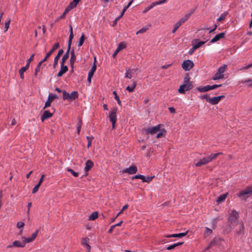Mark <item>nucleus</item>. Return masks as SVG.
I'll return each mask as SVG.
<instances>
[{
    "label": "nucleus",
    "instance_id": "nucleus-1",
    "mask_svg": "<svg viewBox=\"0 0 252 252\" xmlns=\"http://www.w3.org/2000/svg\"><path fill=\"white\" fill-rule=\"evenodd\" d=\"M238 213L234 210H232L231 211V213L230 214L229 217L228 218V223L233 226L238 225Z\"/></svg>",
    "mask_w": 252,
    "mask_h": 252
},
{
    "label": "nucleus",
    "instance_id": "nucleus-2",
    "mask_svg": "<svg viewBox=\"0 0 252 252\" xmlns=\"http://www.w3.org/2000/svg\"><path fill=\"white\" fill-rule=\"evenodd\" d=\"M227 68V65L224 64L221 66H220L217 72L215 74L214 76L212 78L213 80H217L220 79H223L224 78L223 73L226 70Z\"/></svg>",
    "mask_w": 252,
    "mask_h": 252
},
{
    "label": "nucleus",
    "instance_id": "nucleus-3",
    "mask_svg": "<svg viewBox=\"0 0 252 252\" xmlns=\"http://www.w3.org/2000/svg\"><path fill=\"white\" fill-rule=\"evenodd\" d=\"M252 193V187H248L238 194V196L243 200H246Z\"/></svg>",
    "mask_w": 252,
    "mask_h": 252
},
{
    "label": "nucleus",
    "instance_id": "nucleus-4",
    "mask_svg": "<svg viewBox=\"0 0 252 252\" xmlns=\"http://www.w3.org/2000/svg\"><path fill=\"white\" fill-rule=\"evenodd\" d=\"M117 111V108L116 107L113 108L109 116V118L110 119V121L112 123L113 128H115V124H116V122L117 121V117H116Z\"/></svg>",
    "mask_w": 252,
    "mask_h": 252
},
{
    "label": "nucleus",
    "instance_id": "nucleus-5",
    "mask_svg": "<svg viewBox=\"0 0 252 252\" xmlns=\"http://www.w3.org/2000/svg\"><path fill=\"white\" fill-rule=\"evenodd\" d=\"M194 66V63L193 62L189 60H187L183 62L182 63V67L185 71H189Z\"/></svg>",
    "mask_w": 252,
    "mask_h": 252
},
{
    "label": "nucleus",
    "instance_id": "nucleus-6",
    "mask_svg": "<svg viewBox=\"0 0 252 252\" xmlns=\"http://www.w3.org/2000/svg\"><path fill=\"white\" fill-rule=\"evenodd\" d=\"M193 87L192 84L189 85L182 84L178 89V92L180 94H185L186 91H188L192 89Z\"/></svg>",
    "mask_w": 252,
    "mask_h": 252
},
{
    "label": "nucleus",
    "instance_id": "nucleus-7",
    "mask_svg": "<svg viewBox=\"0 0 252 252\" xmlns=\"http://www.w3.org/2000/svg\"><path fill=\"white\" fill-rule=\"evenodd\" d=\"M137 168L136 165H133L128 168H126L123 170V173H126L129 174H133L137 172Z\"/></svg>",
    "mask_w": 252,
    "mask_h": 252
},
{
    "label": "nucleus",
    "instance_id": "nucleus-8",
    "mask_svg": "<svg viewBox=\"0 0 252 252\" xmlns=\"http://www.w3.org/2000/svg\"><path fill=\"white\" fill-rule=\"evenodd\" d=\"M160 125H158L157 126H154L152 128H145L144 130L145 131L147 134L150 133L151 134H154L157 133L160 130Z\"/></svg>",
    "mask_w": 252,
    "mask_h": 252
},
{
    "label": "nucleus",
    "instance_id": "nucleus-9",
    "mask_svg": "<svg viewBox=\"0 0 252 252\" xmlns=\"http://www.w3.org/2000/svg\"><path fill=\"white\" fill-rule=\"evenodd\" d=\"M60 44L59 42L55 43L51 50L46 54V56L44 58L43 61H46L48 58L52 54V53L59 47Z\"/></svg>",
    "mask_w": 252,
    "mask_h": 252
},
{
    "label": "nucleus",
    "instance_id": "nucleus-10",
    "mask_svg": "<svg viewBox=\"0 0 252 252\" xmlns=\"http://www.w3.org/2000/svg\"><path fill=\"white\" fill-rule=\"evenodd\" d=\"M64 63H61V70L59 72L58 77H61L64 73L68 71V67L64 65Z\"/></svg>",
    "mask_w": 252,
    "mask_h": 252
},
{
    "label": "nucleus",
    "instance_id": "nucleus-11",
    "mask_svg": "<svg viewBox=\"0 0 252 252\" xmlns=\"http://www.w3.org/2000/svg\"><path fill=\"white\" fill-rule=\"evenodd\" d=\"M137 70V68L126 69V71L125 76V78L131 79L132 77V74H134Z\"/></svg>",
    "mask_w": 252,
    "mask_h": 252
},
{
    "label": "nucleus",
    "instance_id": "nucleus-12",
    "mask_svg": "<svg viewBox=\"0 0 252 252\" xmlns=\"http://www.w3.org/2000/svg\"><path fill=\"white\" fill-rule=\"evenodd\" d=\"M13 247H16L18 248H24L25 247V242H20L19 241H15L12 245H8L7 248H12Z\"/></svg>",
    "mask_w": 252,
    "mask_h": 252
},
{
    "label": "nucleus",
    "instance_id": "nucleus-13",
    "mask_svg": "<svg viewBox=\"0 0 252 252\" xmlns=\"http://www.w3.org/2000/svg\"><path fill=\"white\" fill-rule=\"evenodd\" d=\"M210 162L208 157H205L202 159H201L199 161L194 163L195 166L199 167L203 165H205Z\"/></svg>",
    "mask_w": 252,
    "mask_h": 252
},
{
    "label": "nucleus",
    "instance_id": "nucleus-14",
    "mask_svg": "<svg viewBox=\"0 0 252 252\" xmlns=\"http://www.w3.org/2000/svg\"><path fill=\"white\" fill-rule=\"evenodd\" d=\"M63 53V49H60L57 55L54 58V62L53 63L54 68H56V66L58 64V61L61 57V56Z\"/></svg>",
    "mask_w": 252,
    "mask_h": 252
},
{
    "label": "nucleus",
    "instance_id": "nucleus-15",
    "mask_svg": "<svg viewBox=\"0 0 252 252\" xmlns=\"http://www.w3.org/2000/svg\"><path fill=\"white\" fill-rule=\"evenodd\" d=\"M225 33L224 32H220L219 34L216 35L212 39L210 42L214 43L218 41H219L221 38H223L224 37Z\"/></svg>",
    "mask_w": 252,
    "mask_h": 252
},
{
    "label": "nucleus",
    "instance_id": "nucleus-16",
    "mask_svg": "<svg viewBox=\"0 0 252 252\" xmlns=\"http://www.w3.org/2000/svg\"><path fill=\"white\" fill-rule=\"evenodd\" d=\"M188 231H187L186 232H184V233H180L178 234L167 235L165 236V237L166 238H172V237L181 238L184 236H185L188 234Z\"/></svg>",
    "mask_w": 252,
    "mask_h": 252
},
{
    "label": "nucleus",
    "instance_id": "nucleus-17",
    "mask_svg": "<svg viewBox=\"0 0 252 252\" xmlns=\"http://www.w3.org/2000/svg\"><path fill=\"white\" fill-rule=\"evenodd\" d=\"M53 116V113H50L49 111H45L41 118V121L43 122L44 121L47 119Z\"/></svg>",
    "mask_w": 252,
    "mask_h": 252
},
{
    "label": "nucleus",
    "instance_id": "nucleus-18",
    "mask_svg": "<svg viewBox=\"0 0 252 252\" xmlns=\"http://www.w3.org/2000/svg\"><path fill=\"white\" fill-rule=\"evenodd\" d=\"M94 166V163L91 160H88L85 163V171L88 172Z\"/></svg>",
    "mask_w": 252,
    "mask_h": 252
},
{
    "label": "nucleus",
    "instance_id": "nucleus-19",
    "mask_svg": "<svg viewBox=\"0 0 252 252\" xmlns=\"http://www.w3.org/2000/svg\"><path fill=\"white\" fill-rule=\"evenodd\" d=\"M125 47L126 45L124 44L123 43H119L117 49L115 51L114 53H113L112 57L113 58H115L118 53V52L122 49L125 48Z\"/></svg>",
    "mask_w": 252,
    "mask_h": 252
},
{
    "label": "nucleus",
    "instance_id": "nucleus-20",
    "mask_svg": "<svg viewBox=\"0 0 252 252\" xmlns=\"http://www.w3.org/2000/svg\"><path fill=\"white\" fill-rule=\"evenodd\" d=\"M70 49H71V47L67 46V51H66L65 54L63 56V57L62 59L61 62L65 63L66 61L68 59L69 54V51L70 50Z\"/></svg>",
    "mask_w": 252,
    "mask_h": 252
},
{
    "label": "nucleus",
    "instance_id": "nucleus-21",
    "mask_svg": "<svg viewBox=\"0 0 252 252\" xmlns=\"http://www.w3.org/2000/svg\"><path fill=\"white\" fill-rule=\"evenodd\" d=\"M208 101L211 104L215 105L218 104L220 100L218 96H215L208 98Z\"/></svg>",
    "mask_w": 252,
    "mask_h": 252
},
{
    "label": "nucleus",
    "instance_id": "nucleus-22",
    "mask_svg": "<svg viewBox=\"0 0 252 252\" xmlns=\"http://www.w3.org/2000/svg\"><path fill=\"white\" fill-rule=\"evenodd\" d=\"M221 239L220 238L215 237L210 243V246H214L218 244Z\"/></svg>",
    "mask_w": 252,
    "mask_h": 252
},
{
    "label": "nucleus",
    "instance_id": "nucleus-23",
    "mask_svg": "<svg viewBox=\"0 0 252 252\" xmlns=\"http://www.w3.org/2000/svg\"><path fill=\"white\" fill-rule=\"evenodd\" d=\"M96 62V59L94 57V65H93V66L92 67L91 70L89 71V74L88 75L89 76H93L94 74V72H95V71L96 70V65L95 63V62Z\"/></svg>",
    "mask_w": 252,
    "mask_h": 252
},
{
    "label": "nucleus",
    "instance_id": "nucleus-24",
    "mask_svg": "<svg viewBox=\"0 0 252 252\" xmlns=\"http://www.w3.org/2000/svg\"><path fill=\"white\" fill-rule=\"evenodd\" d=\"M196 89L200 92H206L209 90L210 89V85H207L204 87H199L196 88Z\"/></svg>",
    "mask_w": 252,
    "mask_h": 252
},
{
    "label": "nucleus",
    "instance_id": "nucleus-25",
    "mask_svg": "<svg viewBox=\"0 0 252 252\" xmlns=\"http://www.w3.org/2000/svg\"><path fill=\"white\" fill-rule=\"evenodd\" d=\"M69 100H73L78 98V93L76 91H73L71 94H69Z\"/></svg>",
    "mask_w": 252,
    "mask_h": 252
},
{
    "label": "nucleus",
    "instance_id": "nucleus-26",
    "mask_svg": "<svg viewBox=\"0 0 252 252\" xmlns=\"http://www.w3.org/2000/svg\"><path fill=\"white\" fill-rule=\"evenodd\" d=\"M137 83L136 81H133L132 85L131 86H127L126 88V90L128 91L129 92H132L134 89L135 88L136 86Z\"/></svg>",
    "mask_w": 252,
    "mask_h": 252
},
{
    "label": "nucleus",
    "instance_id": "nucleus-27",
    "mask_svg": "<svg viewBox=\"0 0 252 252\" xmlns=\"http://www.w3.org/2000/svg\"><path fill=\"white\" fill-rule=\"evenodd\" d=\"M227 196V194H222L219 196L217 199V202L218 203H220L223 202L226 198Z\"/></svg>",
    "mask_w": 252,
    "mask_h": 252
},
{
    "label": "nucleus",
    "instance_id": "nucleus-28",
    "mask_svg": "<svg viewBox=\"0 0 252 252\" xmlns=\"http://www.w3.org/2000/svg\"><path fill=\"white\" fill-rule=\"evenodd\" d=\"M194 41L196 43V44L195 45H193L196 48V49H198V48L200 47L202 45L204 44L206 42V41H199V39H195Z\"/></svg>",
    "mask_w": 252,
    "mask_h": 252
},
{
    "label": "nucleus",
    "instance_id": "nucleus-29",
    "mask_svg": "<svg viewBox=\"0 0 252 252\" xmlns=\"http://www.w3.org/2000/svg\"><path fill=\"white\" fill-rule=\"evenodd\" d=\"M190 78L189 77V75L188 73H187L185 75V76L184 78V83L183 84L185 85H189L190 84H192V82H190L189 81Z\"/></svg>",
    "mask_w": 252,
    "mask_h": 252
},
{
    "label": "nucleus",
    "instance_id": "nucleus-30",
    "mask_svg": "<svg viewBox=\"0 0 252 252\" xmlns=\"http://www.w3.org/2000/svg\"><path fill=\"white\" fill-rule=\"evenodd\" d=\"M184 242H178L173 245H170L166 248V250H171L172 249H174L176 247L179 246L183 244Z\"/></svg>",
    "mask_w": 252,
    "mask_h": 252
},
{
    "label": "nucleus",
    "instance_id": "nucleus-31",
    "mask_svg": "<svg viewBox=\"0 0 252 252\" xmlns=\"http://www.w3.org/2000/svg\"><path fill=\"white\" fill-rule=\"evenodd\" d=\"M222 154L221 153H218L216 154H212L207 157L210 162L215 159L219 155Z\"/></svg>",
    "mask_w": 252,
    "mask_h": 252
},
{
    "label": "nucleus",
    "instance_id": "nucleus-32",
    "mask_svg": "<svg viewBox=\"0 0 252 252\" xmlns=\"http://www.w3.org/2000/svg\"><path fill=\"white\" fill-rule=\"evenodd\" d=\"M69 94L65 90L63 91V100H69Z\"/></svg>",
    "mask_w": 252,
    "mask_h": 252
},
{
    "label": "nucleus",
    "instance_id": "nucleus-33",
    "mask_svg": "<svg viewBox=\"0 0 252 252\" xmlns=\"http://www.w3.org/2000/svg\"><path fill=\"white\" fill-rule=\"evenodd\" d=\"M228 14L227 12H224L222 13L218 19V22H221L225 19L227 15Z\"/></svg>",
    "mask_w": 252,
    "mask_h": 252
},
{
    "label": "nucleus",
    "instance_id": "nucleus-34",
    "mask_svg": "<svg viewBox=\"0 0 252 252\" xmlns=\"http://www.w3.org/2000/svg\"><path fill=\"white\" fill-rule=\"evenodd\" d=\"M239 229L237 230L236 233L238 235H240L243 233L244 226L243 224H239Z\"/></svg>",
    "mask_w": 252,
    "mask_h": 252
},
{
    "label": "nucleus",
    "instance_id": "nucleus-35",
    "mask_svg": "<svg viewBox=\"0 0 252 252\" xmlns=\"http://www.w3.org/2000/svg\"><path fill=\"white\" fill-rule=\"evenodd\" d=\"M97 217H98L97 212H94L89 216V220H94Z\"/></svg>",
    "mask_w": 252,
    "mask_h": 252
},
{
    "label": "nucleus",
    "instance_id": "nucleus-36",
    "mask_svg": "<svg viewBox=\"0 0 252 252\" xmlns=\"http://www.w3.org/2000/svg\"><path fill=\"white\" fill-rule=\"evenodd\" d=\"M58 96L54 94H49L48 99L51 102L56 98H58Z\"/></svg>",
    "mask_w": 252,
    "mask_h": 252
},
{
    "label": "nucleus",
    "instance_id": "nucleus-37",
    "mask_svg": "<svg viewBox=\"0 0 252 252\" xmlns=\"http://www.w3.org/2000/svg\"><path fill=\"white\" fill-rule=\"evenodd\" d=\"M76 55L71 56L70 59V63L71 67L72 68H73V65L76 61Z\"/></svg>",
    "mask_w": 252,
    "mask_h": 252
},
{
    "label": "nucleus",
    "instance_id": "nucleus-38",
    "mask_svg": "<svg viewBox=\"0 0 252 252\" xmlns=\"http://www.w3.org/2000/svg\"><path fill=\"white\" fill-rule=\"evenodd\" d=\"M85 36H84V34L82 33L81 36L80 38L78 44V46L79 47H81L83 45V44L85 41Z\"/></svg>",
    "mask_w": 252,
    "mask_h": 252
},
{
    "label": "nucleus",
    "instance_id": "nucleus-39",
    "mask_svg": "<svg viewBox=\"0 0 252 252\" xmlns=\"http://www.w3.org/2000/svg\"><path fill=\"white\" fill-rule=\"evenodd\" d=\"M26 70H26V69H25V68H23V67H22V68L19 70L20 76V78H21L22 79H24V72H25Z\"/></svg>",
    "mask_w": 252,
    "mask_h": 252
},
{
    "label": "nucleus",
    "instance_id": "nucleus-40",
    "mask_svg": "<svg viewBox=\"0 0 252 252\" xmlns=\"http://www.w3.org/2000/svg\"><path fill=\"white\" fill-rule=\"evenodd\" d=\"M113 94H114V95H115V97H114L115 99L117 100L118 103L119 104V105L121 106V101L120 100L119 97L118 95L116 92V91H113Z\"/></svg>",
    "mask_w": 252,
    "mask_h": 252
},
{
    "label": "nucleus",
    "instance_id": "nucleus-41",
    "mask_svg": "<svg viewBox=\"0 0 252 252\" xmlns=\"http://www.w3.org/2000/svg\"><path fill=\"white\" fill-rule=\"evenodd\" d=\"M10 22H11V20L10 19H9L8 20H7V21H6L5 22V24H4V32H6L9 27V25H10Z\"/></svg>",
    "mask_w": 252,
    "mask_h": 252
},
{
    "label": "nucleus",
    "instance_id": "nucleus-42",
    "mask_svg": "<svg viewBox=\"0 0 252 252\" xmlns=\"http://www.w3.org/2000/svg\"><path fill=\"white\" fill-rule=\"evenodd\" d=\"M154 176H148L146 178L144 176V179H143V181L142 182H147V183H149L150 182H151L152 179L154 178Z\"/></svg>",
    "mask_w": 252,
    "mask_h": 252
},
{
    "label": "nucleus",
    "instance_id": "nucleus-43",
    "mask_svg": "<svg viewBox=\"0 0 252 252\" xmlns=\"http://www.w3.org/2000/svg\"><path fill=\"white\" fill-rule=\"evenodd\" d=\"M193 11H191L190 13L186 14L184 17L182 18L181 19L183 20L184 22H185L191 16V14L192 13Z\"/></svg>",
    "mask_w": 252,
    "mask_h": 252
},
{
    "label": "nucleus",
    "instance_id": "nucleus-44",
    "mask_svg": "<svg viewBox=\"0 0 252 252\" xmlns=\"http://www.w3.org/2000/svg\"><path fill=\"white\" fill-rule=\"evenodd\" d=\"M166 131L164 129H162L161 131H160L159 133H158L157 135V138H159L161 137L162 136H164L165 135Z\"/></svg>",
    "mask_w": 252,
    "mask_h": 252
},
{
    "label": "nucleus",
    "instance_id": "nucleus-45",
    "mask_svg": "<svg viewBox=\"0 0 252 252\" xmlns=\"http://www.w3.org/2000/svg\"><path fill=\"white\" fill-rule=\"evenodd\" d=\"M66 170L68 172H70L72 174V175L74 177H77L78 176V173L75 172L73 170H72L71 168H67Z\"/></svg>",
    "mask_w": 252,
    "mask_h": 252
},
{
    "label": "nucleus",
    "instance_id": "nucleus-46",
    "mask_svg": "<svg viewBox=\"0 0 252 252\" xmlns=\"http://www.w3.org/2000/svg\"><path fill=\"white\" fill-rule=\"evenodd\" d=\"M73 33H70V35L69 36V39L68 41V46L71 47V45L72 43V40L73 38Z\"/></svg>",
    "mask_w": 252,
    "mask_h": 252
},
{
    "label": "nucleus",
    "instance_id": "nucleus-47",
    "mask_svg": "<svg viewBox=\"0 0 252 252\" xmlns=\"http://www.w3.org/2000/svg\"><path fill=\"white\" fill-rule=\"evenodd\" d=\"M86 138L88 140L87 148H89L91 146L92 141L93 139V137L87 136Z\"/></svg>",
    "mask_w": 252,
    "mask_h": 252
},
{
    "label": "nucleus",
    "instance_id": "nucleus-48",
    "mask_svg": "<svg viewBox=\"0 0 252 252\" xmlns=\"http://www.w3.org/2000/svg\"><path fill=\"white\" fill-rule=\"evenodd\" d=\"M235 226L229 224L228 223V226L225 228V231L227 233H229L231 231V230L234 228Z\"/></svg>",
    "mask_w": 252,
    "mask_h": 252
},
{
    "label": "nucleus",
    "instance_id": "nucleus-49",
    "mask_svg": "<svg viewBox=\"0 0 252 252\" xmlns=\"http://www.w3.org/2000/svg\"><path fill=\"white\" fill-rule=\"evenodd\" d=\"M45 61H43V60H42L41 61H40L38 63V64L37 65L36 68H35V70H36V72H39V70H40V67H41V64L44 63L45 62Z\"/></svg>",
    "mask_w": 252,
    "mask_h": 252
},
{
    "label": "nucleus",
    "instance_id": "nucleus-50",
    "mask_svg": "<svg viewBox=\"0 0 252 252\" xmlns=\"http://www.w3.org/2000/svg\"><path fill=\"white\" fill-rule=\"evenodd\" d=\"M22 239H24L23 242H25V244H26V243H30L33 241V240L31 237L27 238L25 237H23Z\"/></svg>",
    "mask_w": 252,
    "mask_h": 252
},
{
    "label": "nucleus",
    "instance_id": "nucleus-51",
    "mask_svg": "<svg viewBox=\"0 0 252 252\" xmlns=\"http://www.w3.org/2000/svg\"><path fill=\"white\" fill-rule=\"evenodd\" d=\"M78 3H76L74 2V1L73 0V1L71 2L67 6L68 7H70V10H71L72 9H73L74 7H75L77 5Z\"/></svg>",
    "mask_w": 252,
    "mask_h": 252
},
{
    "label": "nucleus",
    "instance_id": "nucleus-52",
    "mask_svg": "<svg viewBox=\"0 0 252 252\" xmlns=\"http://www.w3.org/2000/svg\"><path fill=\"white\" fill-rule=\"evenodd\" d=\"M78 3H76L74 2V1L73 0V1L71 2L67 6L68 7H70V10H71L72 9H73L74 7H75L77 5Z\"/></svg>",
    "mask_w": 252,
    "mask_h": 252
},
{
    "label": "nucleus",
    "instance_id": "nucleus-53",
    "mask_svg": "<svg viewBox=\"0 0 252 252\" xmlns=\"http://www.w3.org/2000/svg\"><path fill=\"white\" fill-rule=\"evenodd\" d=\"M141 179L142 181H143V179H144V176L143 175H136L134 176H133L132 177V180H134V179Z\"/></svg>",
    "mask_w": 252,
    "mask_h": 252
},
{
    "label": "nucleus",
    "instance_id": "nucleus-54",
    "mask_svg": "<svg viewBox=\"0 0 252 252\" xmlns=\"http://www.w3.org/2000/svg\"><path fill=\"white\" fill-rule=\"evenodd\" d=\"M147 30H148V28H145V27L142 28V29H141L140 30L136 32V34H138L139 33H143L145 32Z\"/></svg>",
    "mask_w": 252,
    "mask_h": 252
},
{
    "label": "nucleus",
    "instance_id": "nucleus-55",
    "mask_svg": "<svg viewBox=\"0 0 252 252\" xmlns=\"http://www.w3.org/2000/svg\"><path fill=\"white\" fill-rule=\"evenodd\" d=\"M40 186V184H37L34 187V188L32 189V193H36L38 190V189L39 188V187Z\"/></svg>",
    "mask_w": 252,
    "mask_h": 252
},
{
    "label": "nucleus",
    "instance_id": "nucleus-56",
    "mask_svg": "<svg viewBox=\"0 0 252 252\" xmlns=\"http://www.w3.org/2000/svg\"><path fill=\"white\" fill-rule=\"evenodd\" d=\"M205 229H206V231H205V235H206L207 236H209L211 234H212L213 232L212 230L208 227H206Z\"/></svg>",
    "mask_w": 252,
    "mask_h": 252
},
{
    "label": "nucleus",
    "instance_id": "nucleus-57",
    "mask_svg": "<svg viewBox=\"0 0 252 252\" xmlns=\"http://www.w3.org/2000/svg\"><path fill=\"white\" fill-rule=\"evenodd\" d=\"M154 6H155V4L152 3L150 6L146 8V9L143 11V13H146L149 10L152 9Z\"/></svg>",
    "mask_w": 252,
    "mask_h": 252
},
{
    "label": "nucleus",
    "instance_id": "nucleus-58",
    "mask_svg": "<svg viewBox=\"0 0 252 252\" xmlns=\"http://www.w3.org/2000/svg\"><path fill=\"white\" fill-rule=\"evenodd\" d=\"M222 86V85L221 84H215V85H213L212 86H210V90H213V89H216L217 88H219V87H221Z\"/></svg>",
    "mask_w": 252,
    "mask_h": 252
},
{
    "label": "nucleus",
    "instance_id": "nucleus-59",
    "mask_svg": "<svg viewBox=\"0 0 252 252\" xmlns=\"http://www.w3.org/2000/svg\"><path fill=\"white\" fill-rule=\"evenodd\" d=\"M88 238H84L83 239V242H82V244L83 245H87V248L90 250L91 249V247L90 245H89L88 244H87V242L88 241Z\"/></svg>",
    "mask_w": 252,
    "mask_h": 252
},
{
    "label": "nucleus",
    "instance_id": "nucleus-60",
    "mask_svg": "<svg viewBox=\"0 0 252 252\" xmlns=\"http://www.w3.org/2000/svg\"><path fill=\"white\" fill-rule=\"evenodd\" d=\"M167 0H159L155 2H153L154 4H155V6L158 4H161L162 3H163L166 1Z\"/></svg>",
    "mask_w": 252,
    "mask_h": 252
},
{
    "label": "nucleus",
    "instance_id": "nucleus-61",
    "mask_svg": "<svg viewBox=\"0 0 252 252\" xmlns=\"http://www.w3.org/2000/svg\"><path fill=\"white\" fill-rule=\"evenodd\" d=\"M38 233V230H36L35 232H34L32 234L31 237L34 240L37 237Z\"/></svg>",
    "mask_w": 252,
    "mask_h": 252
},
{
    "label": "nucleus",
    "instance_id": "nucleus-62",
    "mask_svg": "<svg viewBox=\"0 0 252 252\" xmlns=\"http://www.w3.org/2000/svg\"><path fill=\"white\" fill-rule=\"evenodd\" d=\"M51 102L49 101V100L48 99V100L46 101L45 103V106L43 108V109H45L47 107H50L51 106Z\"/></svg>",
    "mask_w": 252,
    "mask_h": 252
},
{
    "label": "nucleus",
    "instance_id": "nucleus-63",
    "mask_svg": "<svg viewBox=\"0 0 252 252\" xmlns=\"http://www.w3.org/2000/svg\"><path fill=\"white\" fill-rule=\"evenodd\" d=\"M24 226V223L22 221H19V222H18V223L17 224V227L18 228H21L23 227Z\"/></svg>",
    "mask_w": 252,
    "mask_h": 252
},
{
    "label": "nucleus",
    "instance_id": "nucleus-64",
    "mask_svg": "<svg viewBox=\"0 0 252 252\" xmlns=\"http://www.w3.org/2000/svg\"><path fill=\"white\" fill-rule=\"evenodd\" d=\"M195 50H196V48L194 47V45H193L192 47L189 50V55H192Z\"/></svg>",
    "mask_w": 252,
    "mask_h": 252
}]
</instances>
